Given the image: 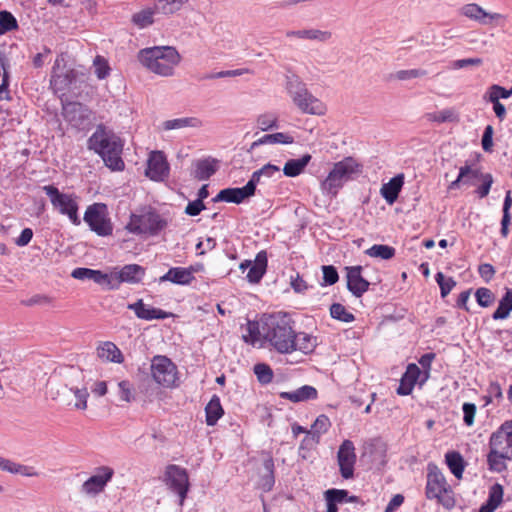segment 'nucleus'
Returning a JSON list of instances; mask_svg holds the SVG:
<instances>
[{"label":"nucleus","mask_w":512,"mask_h":512,"mask_svg":"<svg viewBox=\"0 0 512 512\" xmlns=\"http://www.w3.org/2000/svg\"><path fill=\"white\" fill-rule=\"evenodd\" d=\"M151 375L154 381L165 388H174L178 384L177 366L166 356H154L151 361Z\"/></svg>","instance_id":"1a4fd4ad"},{"label":"nucleus","mask_w":512,"mask_h":512,"mask_svg":"<svg viewBox=\"0 0 512 512\" xmlns=\"http://www.w3.org/2000/svg\"><path fill=\"white\" fill-rule=\"evenodd\" d=\"M484 100L490 102L493 104V111L496 115V117L502 121L504 120V118L506 117V108L505 106L497 100V96H491V97H488L486 95L483 96Z\"/></svg>","instance_id":"338daca9"},{"label":"nucleus","mask_w":512,"mask_h":512,"mask_svg":"<svg viewBox=\"0 0 512 512\" xmlns=\"http://www.w3.org/2000/svg\"><path fill=\"white\" fill-rule=\"evenodd\" d=\"M145 273V269L138 264H128L123 266L119 271L113 272L114 283H117V289L123 282L138 283L141 281Z\"/></svg>","instance_id":"aec40b11"},{"label":"nucleus","mask_w":512,"mask_h":512,"mask_svg":"<svg viewBox=\"0 0 512 512\" xmlns=\"http://www.w3.org/2000/svg\"><path fill=\"white\" fill-rule=\"evenodd\" d=\"M0 470L26 477L38 476V472L33 467L19 464L3 457H0Z\"/></svg>","instance_id":"7c9ffc66"},{"label":"nucleus","mask_w":512,"mask_h":512,"mask_svg":"<svg viewBox=\"0 0 512 512\" xmlns=\"http://www.w3.org/2000/svg\"><path fill=\"white\" fill-rule=\"evenodd\" d=\"M295 351L299 350L304 354L314 351L317 346V338L305 332L295 333Z\"/></svg>","instance_id":"c9c22d12"},{"label":"nucleus","mask_w":512,"mask_h":512,"mask_svg":"<svg viewBox=\"0 0 512 512\" xmlns=\"http://www.w3.org/2000/svg\"><path fill=\"white\" fill-rule=\"evenodd\" d=\"M202 126V121L197 117H184L166 120L162 123V127L164 130H176L183 129L187 127L199 128Z\"/></svg>","instance_id":"f704fd0d"},{"label":"nucleus","mask_w":512,"mask_h":512,"mask_svg":"<svg viewBox=\"0 0 512 512\" xmlns=\"http://www.w3.org/2000/svg\"><path fill=\"white\" fill-rule=\"evenodd\" d=\"M279 395L282 399L289 400L293 403H298L316 399L318 397V392L315 387L304 385L291 392H281Z\"/></svg>","instance_id":"393cba45"},{"label":"nucleus","mask_w":512,"mask_h":512,"mask_svg":"<svg viewBox=\"0 0 512 512\" xmlns=\"http://www.w3.org/2000/svg\"><path fill=\"white\" fill-rule=\"evenodd\" d=\"M267 253L266 251H260L257 253L254 264L250 266L247 273V280L250 283H259L266 273L267 269Z\"/></svg>","instance_id":"b1692460"},{"label":"nucleus","mask_w":512,"mask_h":512,"mask_svg":"<svg viewBox=\"0 0 512 512\" xmlns=\"http://www.w3.org/2000/svg\"><path fill=\"white\" fill-rule=\"evenodd\" d=\"M358 167L359 165L352 157H346L335 163L321 184L322 190L336 195L338 190L359 171Z\"/></svg>","instance_id":"423d86ee"},{"label":"nucleus","mask_w":512,"mask_h":512,"mask_svg":"<svg viewBox=\"0 0 512 512\" xmlns=\"http://www.w3.org/2000/svg\"><path fill=\"white\" fill-rule=\"evenodd\" d=\"M113 474V469L106 466L101 467L95 475H92L82 484L81 491L90 496L99 494L104 490Z\"/></svg>","instance_id":"2eb2a0df"},{"label":"nucleus","mask_w":512,"mask_h":512,"mask_svg":"<svg viewBox=\"0 0 512 512\" xmlns=\"http://www.w3.org/2000/svg\"><path fill=\"white\" fill-rule=\"evenodd\" d=\"M503 423L497 431L493 432L489 439V448L503 452L512 457V434Z\"/></svg>","instance_id":"f3484780"},{"label":"nucleus","mask_w":512,"mask_h":512,"mask_svg":"<svg viewBox=\"0 0 512 512\" xmlns=\"http://www.w3.org/2000/svg\"><path fill=\"white\" fill-rule=\"evenodd\" d=\"M74 79L75 74L73 71H67L66 73L62 74L53 73L50 79V86L55 94H61V96H63L65 91L69 89ZM61 98L62 97H60V99Z\"/></svg>","instance_id":"cd10ccee"},{"label":"nucleus","mask_w":512,"mask_h":512,"mask_svg":"<svg viewBox=\"0 0 512 512\" xmlns=\"http://www.w3.org/2000/svg\"><path fill=\"white\" fill-rule=\"evenodd\" d=\"M156 12V7L144 8L132 15L131 22L140 29L146 28L154 23V14Z\"/></svg>","instance_id":"e433bc0d"},{"label":"nucleus","mask_w":512,"mask_h":512,"mask_svg":"<svg viewBox=\"0 0 512 512\" xmlns=\"http://www.w3.org/2000/svg\"><path fill=\"white\" fill-rule=\"evenodd\" d=\"M337 461L341 476L344 479L352 478L356 463L355 446L352 441L344 440L342 442L337 452Z\"/></svg>","instance_id":"ddd939ff"},{"label":"nucleus","mask_w":512,"mask_h":512,"mask_svg":"<svg viewBox=\"0 0 512 512\" xmlns=\"http://www.w3.org/2000/svg\"><path fill=\"white\" fill-rule=\"evenodd\" d=\"M503 487L500 484H494L489 491L487 503L480 508V512H493L502 502Z\"/></svg>","instance_id":"a19ab883"},{"label":"nucleus","mask_w":512,"mask_h":512,"mask_svg":"<svg viewBox=\"0 0 512 512\" xmlns=\"http://www.w3.org/2000/svg\"><path fill=\"white\" fill-rule=\"evenodd\" d=\"M264 338L279 353L295 351V331L291 319L286 314L270 315L263 324Z\"/></svg>","instance_id":"f257e3e1"},{"label":"nucleus","mask_w":512,"mask_h":512,"mask_svg":"<svg viewBox=\"0 0 512 512\" xmlns=\"http://www.w3.org/2000/svg\"><path fill=\"white\" fill-rule=\"evenodd\" d=\"M311 159L312 156L310 154H304L298 159H289L283 167L284 175L287 177L299 176L304 172Z\"/></svg>","instance_id":"c756f323"},{"label":"nucleus","mask_w":512,"mask_h":512,"mask_svg":"<svg viewBox=\"0 0 512 512\" xmlns=\"http://www.w3.org/2000/svg\"><path fill=\"white\" fill-rule=\"evenodd\" d=\"M427 75V71L424 69H409L399 70L395 73V78L401 81L410 80L414 78H420Z\"/></svg>","instance_id":"052dcab7"},{"label":"nucleus","mask_w":512,"mask_h":512,"mask_svg":"<svg viewBox=\"0 0 512 512\" xmlns=\"http://www.w3.org/2000/svg\"><path fill=\"white\" fill-rule=\"evenodd\" d=\"M511 192L507 191L506 197L503 204V216L501 220V235L506 238L509 233V225L511 222L510 207L512 205Z\"/></svg>","instance_id":"49530a36"},{"label":"nucleus","mask_w":512,"mask_h":512,"mask_svg":"<svg viewBox=\"0 0 512 512\" xmlns=\"http://www.w3.org/2000/svg\"><path fill=\"white\" fill-rule=\"evenodd\" d=\"M486 11L476 3H468L460 8V14L484 26Z\"/></svg>","instance_id":"79ce46f5"},{"label":"nucleus","mask_w":512,"mask_h":512,"mask_svg":"<svg viewBox=\"0 0 512 512\" xmlns=\"http://www.w3.org/2000/svg\"><path fill=\"white\" fill-rule=\"evenodd\" d=\"M74 393V396L76 398V402L74 403V407L77 409L85 410L87 408V398L89 396V393L86 388H76L71 389Z\"/></svg>","instance_id":"0e129e2a"},{"label":"nucleus","mask_w":512,"mask_h":512,"mask_svg":"<svg viewBox=\"0 0 512 512\" xmlns=\"http://www.w3.org/2000/svg\"><path fill=\"white\" fill-rule=\"evenodd\" d=\"M366 254L370 257L388 260L394 257L395 249L388 245L375 244L366 250Z\"/></svg>","instance_id":"a18cd8bd"},{"label":"nucleus","mask_w":512,"mask_h":512,"mask_svg":"<svg viewBox=\"0 0 512 512\" xmlns=\"http://www.w3.org/2000/svg\"><path fill=\"white\" fill-rule=\"evenodd\" d=\"M512 457L505 455L503 452L490 448L487 455V463L489 469L495 472H502L506 469V460H511Z\"/></svg>","instance_id":"58836bf2"},{"label":"nucleus","mask_w":512,"mask_h":512,"mask_svg":"<svg viewBox=\"0 0 512 512\" xmlns=\"http://www.w3.org/2000/svg\"><path fill=\"white\" fill-rule=\"evenodd\" d=\"M480 171L472 169L469 165L460 167L459 175L456 180L452 181L449 185L450 190L458 189L460 184L474 185L475 181L479 179Z\"/></svg>","instance_id":"2f4dec72"},{"label":"nucleus","mask_w":512,"mask_h":512,"mask_svg":"<svg viewBox=\"0 0 512 512\" xmlns=\"http://www.w3.org/2000/svg\"><path fill=\"white\" fill-rule=\"evenodd\" d=\"M488 97L491 96H497V100L499 101L500 98L507 99L512 96V88L511 89H505L504 87L493 84L491 85L487 92L484 94Z\"/></svg>","instance_id":"680f3d73"},{"label":"nucleus","mask_w":512,"mask_h":512,"mask_svg":"<svg viewBox=\"0 0 512 512\" xmlns=\"http://www.w3.org/2000/svg\"><path fill=\"white\" fill-rule=\"evenodd\" d=\"M330 315L332 318L340 320L345 323L354 321V315L349 312L344 305L340 303H334L330 307Z\"/></svg>","instance_id":"09e8293b"},{"label":"nucleus","mask_w":512,"mask_h":512,"mask_svg":"<svg viewBox=\"0 0 512 512\" xmlns=\"http://www.w3.org/2000/svg\"><path fill=\"white\" fill-rule=\"evenodd\" d=\"M286 37H296L299 39L316 40L319 42H327L331 39L332 33L330 31H323L319 29H303L297 31H287Z\"/></svg>","instance_id":"bb28decb"},{"label":"nucleus","mask_w":512,"mask_h":512,"mask_svg":"<svg viewBox=\"0 0 512 512\" xmlns=\"http://www.w3.org/2000/svg\"><path fill=\"white\" fill-rule=\"evenodd\" d=\"M166 225V220L155 211L150 210L140 215L132 214L126 228L136 234L157 235Z\"/></svg>","instance_id":"9d476101"},{"label":"nucleus","mask_w":512,"mask_h":512,"mask_svg":"<svg viewBox=\"0 0 512 512\" xmlns=\"http://www.w3.org/2000/svg\"><path fill=\"white\" fill-rule=\"evenodd\" d=\"M198 270L194 266L188 268L173 267L160 277V282H171L177 285H188L194 280V273Z\"/></svg>","instance_id":"a211bd4d"},{"label":"nucleus","mask_w":512,"mask_h":512,"mask_svg":"<svg viewBox=\"0 0 512 512\" xmlns=\"http://www.w3.org/2000/svg\"><path fill=\"white\" fill-rule=\"evenodd\" d=\"M347 289L355 296L361 297L368 289L370 283L362 276L361 266L346 267Z\"/></svg>","instance_id":"dca6fc26"},{"label":"nucleus","mask_w":512,"mask_h":512,"mask_svg":"<svg viewBox=\"0 0 512 512\" xmlns=\"http://www.w3.org/2000/svg\"><path fill=\"white\" fill-rule=\"evenodd\" d=\"M188 1L189 0H157L155 7L157 12L170 15L179 11Z\"/></svg>","instance_id":"c03bdc74"},{"label":"nucleus","mask_w":512,"mask_h":512,"mask_svg":"<svg viewBox=\"0 0 512 512\" xmlns=\"http://www.w3.org/2000/svg\"><path fill=\"white\" fill-rule=\"evenodd\" d=\"M276 143L292 144V143H294V138H293V136L283 133V132H277L274 134H266V135L262 136L261 138H259L258 140L254 141L251 144L249 151H252L253 149H255L256 147H258L260 145L276 144Z\"/></svg>","instance_id":"72a5a7b5"},{"label":"nucleus","mask_w":512,"mask_h":512,"mask_svg":"<svg viewBox=\"0 0 512 512\" xmlns=\"http://www.w3.org/2000/svg\"><path fill=\"white\" fill-rule=\"evenodd\" d=\"M206 423L208 426H213L224 414L220 398L213 395L205 407Z\"/></svg>","instance_id":"473e14b6"},{"label":"nucleus","mask_w":512,"mask_h":512,"mask_svg":"<svg viewBox=\"0 0 512 512\" xmlns=\"http://www.w3.org/2000/svg\"><path fill=\"white\" fill-rule=\"evenodd\" d=\"M62 116L64 120L77 130H84L90 124L91 110L80 102H65L61 98Z\"/></svg>","instance_id":"9b49d317"},{"label":"nucleus","mask_w":512,"mask_h":512,"mask_svg":"<svg viewBox=\"0 0 512 512\" xmlns=\"http://www.w3.org/2000/svg\"><path fill=\"white\" fill-rule=\"evenodd\" d=\"M117 389V394L121 401L130 403L135 399L133 385L128 380L118 382Z\"/></svg>","instance_id":"8fccbe9b"},{"label":"nucleus","mask_w":512,"mask_h":512,"mask_svg":"<svg viewBox=\"0 0 512 512\" xmlns=\"http://www.w3.org/2000/svg\"><path fill=\"white\" fill-rule=\"evenodd\" d=\"M52 302V299L47 295L36 294L32 297L22 300L21 304L27 307L35 306V305H47Z\"/></svg>","instance_id":"774afa93"},{"label":"nucleus","mask_w":512,"mask_h":512,"mask_svg":"<svg viewBox=\"0 0 512 512\" xmlns=\"http://www.w3.org/2000/svg\"><path fill=\"white\" fill-rule=\"evenodd\" d=\"M324 495L326 501H333L336 504H342L344 502H359L358 496H350L348 491L344 489H329L325 492Z\"/></svg>","instance_id":"37998d69"},{"label":"nucleus","mask_w":512,"mask_h":512,"mask_svg":"<svg viewBox=\"0 0 512 512\" xmlns=\"http://www.w3.org/2000/svg\"><path fill=\"white\" fill-rule=\"evenodd\" d=\"M286 90L300 112L317 116L326 113V105L307 89L306 84L297 75L287 76Z\"/></svg>","instance_id":"20e7f679"},{"label":"nucleus","mask_w":512,"mask_h":512,"mask_svg":"<svg viewBox=\"0 0 512 512\" xmlns=\"http://www.w3.org/2000/svg\"><path fill=\"white\" fill-rule=\"evenodd\" d=\"M404 185V174H397L387 183H384L380 189L381 196L385 201L392 205L398 199L399 193Z\"/></svg>","instance_id":"4be33fe9"},{"label":"nucleus","mask_w":512,"mask_h":512,"mask_svg":"<svg viewBox=\"0 0 512 512\" xmlns=\"http://www.w3.org/2000/svg\"><path fill=\"white\" fill-rule=\"evenodd\" d=\"M138 59L151 72L161 76H172L180 62L178 51L171 46H155L139 51Z\"/></svg>","instance_id":"7ed1b4c3"},{"label":"nucleus","mask_w":512,"mask_h":512,"mask_svg":"<svg viewBox=\"0 0 512 512\" xmlns=\"http://www.w3.org/2000/svg\"><path fill=\"white\" fill-rule=\"evenodd\" d=\"M420 374L421 371L416 364H409L406 372L400 379L399 386L396 390L397 394L401 396L409 395L412 392Z\"/></svg>","instance_id":"5701e85b"},{"label":"nucleus","mask_w":512,"mask_h":512,"mask_svg":"<svg viewBox=\"0 0 512 512\" xmlns=\"http://www.w3.org/2000/svg\"><path fill=\"white\" fill-rule=\"evenodd\" d=\"M162 481L167 489L178 497L179 504L182 505L190 490L187 470L179 465L169 464L165 467Z\"/></svg>","instance_id":"0eeeda50"},{"label":"nucleus","mask_w":512,"mask_h":512,"mask_svg":"<svg viewBox=\"0 0 512 512\" xmlns=\"http://www.w3.org/2000/svg\"><path fill=\"white\" fill-rule=\"evenodd\" d=\"M330 426L331 422L329 418L326 415L321 414L316 418L313 425L311 426L310 433L313 435V437H319L320 435L326 433Z\"/></svg>","instance_id":"5fc2aeb1"},{"label":"nucleus","mask_w":512,"mask_h":512,"mask_svg":"<svg viewBox=\"0 0 512 512\" xmlns=\"http://www.w3.org/2000/svg\"><path fill=\"white\" fill-rule=\"evenodd\" d=\"M479 178L482 180V185L478 187L476 192L480 198H484L489 194L493 183V177L491 174L486 173L480 174Z\"/></svg>","instance_id":"e2e57ef3"},{"label":"nucleus","mask_w":512,"mask_h":512,"mask_svg":"<svg viewBox=\"0 0 512 512\" xmlns=\"http://www.w3.org/2000/svg\"><path fill=\"white\" fill-rule=\"evenodd\" d=\"M510 312H512V289H506V292L499 301V305L494 311L492 318L494 320H503L508 318Z\"/></svg>","instance_id":"ea45409f"},{"label":"nucleus","mask_w":512,"mask_h":512,"mask_svg":"<svg viewBox=\"0 0 512 512\" xmlns=\"http://www.w3.org/2000/svg\"><path fill=\"white\" fill-rule=\"evenodd\" d=\"M264 468L267 472V475L262 478V486L265 491H270L274 485V462L272 458H268L264 460Z\"/></svg>","instance_id":"13d9d810"},{"label":"nucleus","mask_w":512,"mask_h":512,"mask_svg":"<svg viewBox=\"0 0 512 512\" xmlns=\"http://www.w3.org/2000/svg\"><path fill=\"white\" fill-rule=\"evenodd\" d=\"M445 461L451 473L458 479L462 478L465 464L461 454L456 451L448 452L445 455Z\"/></svg>","instance_id":"4c0bfd02"},{"label":"nucleus","mask_w":512,"mask_h":512,"mask_svg":"<svg viewBox=\"0 0 512 512\" xmlns=\"http://www.w3.org/2000/svg\"><path fill=\"white\" fill-rule=\"evenodd\" d=\"M99 204L88 206L84 214V221L90 229L99 236H108L112 234V225L105 214L100 211Z\"/></svg>","instance_id":"f8f14e48"},{"label":"nucleus","mask_w":512,"mask_h":512,"mask_svg":"<svg viewBox=\"0 0 512 512\" xmlns=\"http://www.w3.org/2000/svg\"><path fill=\"white\" fill-rule=\"evenodd\" d=\"M97 354L100 359L108 362L120 364L124 361L121 350L113 342H104L97 348Z\"/></svg>","instance_id":"c85d7f7f"},{"label":"nucleus","mask_w":512,"mask_h":512,"mask_svg":"<svg viewBox=\"0 0 512 512\" xmlns=\"http://www.w3.org/2000/svg\"><path fill=\"white\" fill-rule=\"evenodd\" d=\"M254 373L261 384H268L273 379V371L267 364H256L254 366Z\"/></svg>","instance_id":"4d7b16f0"},{"label":"nucleus","mask_w":512,"mask_h":512,"mask_svg":"<svg viewBox=\"0 0 512 512\" xmlns=\"http://www.w3.org/2000/svg\"><path fill=\"white\" fill-rule=\"evenodd\" d=\"M192 176L200 181L208 180L218 169V160L207 157L193 162Z\"/></svg>","instance_id":"412c9836"},{"label":"nucleus","mask_w":512,"mask_h":512,"mask_svg":"<svg viewBox=\"0 0 512 512\" xmlns=\"http://www.w3.org/2000/svg\"><path fill=\"white\" fill-rule=\"evenodd\" d=\"M425 494L428 499H436L446 509H451L455 506L452 489L436 466H429L428 468Z\"/></svg>","instance_id":"39448f33"},{"label":"nucleus","mask_w":512,"mask_h":512,"mask_svg":"<svg viewBox=\"0 0 512 512\" xmlns=\"http://www.w3.org/2000/svg\"><path fill=\"white\" fill-rule=\"evenodd\" d=\"M322 271H323V281L326 285H333L338 281L339 275L334 266L324 265V266H322Z\"/></svg>","instance_id":"69168bd1"},{"label":"nucleus","mask_w":512,"mask_h":512,"mask_svg":"<svg viewBox=\"0 0 512 512\" xmlns=\"http://www.w3.org/2000/svg\"><path fill=\"white\" fill-rule=\"evenodd\" d=\"M169 175V164L162 151H153L147 161L146 176L153 181H163Z\"/></svg>","instance_id":"4468645a"},{"label":"nucleus","mask_w":512,"mask_h":512,"mask_svg":"<svg viewBox=\"0 0 512 512\" xmlns=\"http://www.w3.org/2000/svg\"><path fill=\"white\" fill-rule=\"evenodd\" d=\"M91 280L99 285L105 286L109 290L117 289V283H114L113 280V273L107 274L100 270H94Z\"/></svg>","instance_id":"864d4df0"},{"label":"nucleus","mask_w":512,"mask_h":512,"mask_svg":"<svg viewBox=\"0 0 512 512\" xmlns=\"http://www.w3.org/2000/svg\"><path fill=\"white\" fill-rule=\"evenodd\" d=\"M435 280L440 287L442 298H445L456 285V281L452 277L446 278L442 272L435 275Z\"/></svg>","instance_id":"6e6d98bb"},{"label":"nucleus","mask_w":512,"mask_h":512,"mask_svg":"<svg viewBox=\"0 0 512 512\" xmlns=\"http://www.w3.org/2000/svg\"><path fill=\"white\" fill-rule=\"evenodd\" d=\"M88 146L99 154L105 165L113 171L124 169V161L121 158L123 144L119 137L97 129L88 140Z\"/></svg>","instance_id":"f03ea898"},{"label":"nucleus","mask_w":512,"mask_h":512,"mask_svg":"<svg viewBox=\"0 0 512 512\" xmlns=\"http://www.w3.org/2000/svg\"><path fill=\"white\" fill-rule=\"evenodd\" d=\"M18 22L16 18L8 11H0V35L16 30Z\"/></svg>","instance_id":"de8ad7c7"},{"label":"nucleus","mask_w":512,"mask_h":512,"mask_svg":"<svg viewBox=\"0 0 512 512\" xmlns=\"http://www.w3.org/2000/svg\"><path fill=\"white\" fill-rule=\"evenodd\" d=\"M127 308L134 311L135 315L139 319L143 320H154V319H166L171 316V313L163 311L159 308H154L144 304L142 299L137 300L135 303L128 304Z\"/></svg>","instance_id":"6ab92c4d"},{"label":"nucleus","mask_w":512,"mask_h":512,"mask_svg":"<svg viewBox=\"0 0 512 512\" xmlns=\"http://www.w3.org/2000/svg\"><path fill=\"white\" fill-rule=\"evenodd\" d=\"M257 126L262 131L278 128V117L273 113H264L257 117Z\"/></svg>","instance_id":"603ef678"},{"label":"nucleus","mask_w":512,"mask_h":512,"mask_svg":"<svg viewBox=\"0 0 512 512\" xmlns=\"http://www.w3.org/2000/svg\"><path fill=\"white\" fill-rule=\"evenodd\" d=\"M425 117L428 121L437 123L453 122L456 120V115L451 109H444L438 112H430L427 113Z\"/></svg>","instance_id":"3c124183"},{"label":"nucleus","mask_w":512,"mask_h":512,"mask_svg":"<svg viewBox=\"0 0 512 512\" xmlns=\"http://www.w3.org/2000/svg\"><path fill=\"white\" fill-rule=\"evenodd\" d=\"M251 195L246 191L243 186L241 188H226L222 189L216 197L213 199L214 202L225 201L229 203L240 204L244 199Z\"/></svg>","instance_id":"a878e982"},{"label":"nucleus","mask_w":512,"mask_h":512,"mask_svg":"<svg viewBox=\"0 0 512 512\" xmlns=\"http://www.w3.org/2000/svg\"><path fill=\"white\" fill-rule=\"evenodd\" d=\"M43 191L50 198L54 209L60 214L66 215L74 225H79L81 220L78 216V203L72 194H66L59 191L53 185L43 186Z\"/></svg>","instance_id":"6e6552de"},{"label":"nucleus","mask_w":512,"mask_h":512,"mask_svg":"<svg viewBox=\"0 0 512 512\" xmlns=\"http://www.w3.org/2000/svg\"><path fill=\"white\" fill-rule=\"evenodd\" d=\"M475 297L481 307H489L495 300L493 292L485 287L478 288L475 292Z\"/></svg>","instance_id":"bf43d9fd"}]
</instances>
